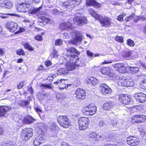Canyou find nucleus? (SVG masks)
I'll return each instance as SVG.
<instances>
[{
    "label": "nucleus",
    "instance_id": "1",
    "mask_svg": "<svg viewBox=\"0 0 146 146\" xmlns=\"http://www.w3.org/2000/svg\"><path fill=\"white\" fill-rule=\"evenodd\" d=\"M70 34L73 40H70L69 41V45L74 44L76 46L80 45L82 40L80 35L78 32L74 30L70 32Z\"/></svg>",
    "mask_w": 146,
    "mask_h": 146
},
{
    "label": "nucleus",
    "instance_id": "2",
    "mask_svg": "<svg viewBox=\"0 0 146 146\" xmlns=\"http://www.w3.org/2000/svg\"><path fill=\"white\" fill-rule=\"evenodd\" d=\"M96 107L95 105L92 104L83 108L82 109V112L84 115H86L87 116L92 115L96 113Z\"/></svg>",
    "mask_w": 146,
    "mask_h": 146
},
{
    "label": "nucleus",
    "instance_id": "3",
    "mask_svg": "<svg viewBox=\"0 0 146 146\" xmlns=\"http://www.w3.org/2000/svg\"><path fill=\"white\" fill-rule=\"evenodd\" d=\"M43 124L40 123L38 124V127L41 129L42 131V133H40L38 136L33 140V143L34 145L38 146L40 145L41 143L44 142V140L45 137L44 133H43V130L42 127H43Z\"/></svg>",
    "mask_w": 146,
    "mask_h": 146
},
{
    "label": "nucleus",
    "instance_id": "4",
    "mask_svg": "<svg viewBox=\"0 0 146 146\" xmlns=\"http://www.w3.org/2000/svg\"><path fill=\"white\" fill-rule=\"evenodd\" d=\"M89 123V119L87 117H81L78 119L79 128L80 130L84 131L87 127Z\"/></svg>",
    "mask_w": 146,
    "mask_h": 146
},
{
    "label": "nucleus",
    "instance_id": "5",
    "mask_svg": "<svg viewBox=\"0 0 146 146\" xmlns=\"http://www.w3.org/2000/svg\"><path fill=\"white\" fill-rule=\"evenodd\" d=\"M33 129L31 128H25L22 130L21 132V137L25 141L28 140L33 135Z\"/></svg>",
    "mask_w": 146,
    "mask_h": 146
},
{
    "label": "nucleus",
    "instance_id": "6",
    "mask_svg": "<svg viewBox=\"0 0 146 146\" xmlns=\"http://www.w3.org/2000/svg\"><path fill=\"white\" fill-rule=\"evenodd\" d=\"M69 2L66 1L63 3L62 6L63 9L65 8L71 9L74 7L75 5H77L79 4L81 0H68Z\"/></svg>",
    "mask_w": 146,
    "mask_h": 146
},
{
    "label": "nucleus",
    "instance_id": "7",
    "mask_svg": "<svg viewBox=\"0 0 146 146\" xmlns=\"http://www.w3.org/2000/svg\"><path fill=\"white\" fill-rule=\"evenodd\" d=\"M58 123L63 127H68L70 124V121L66 116H59L57 118Z\"/></svg>",
    "mask_w": 146,
    "mask_h": 146
},
{
    "label": "nucleus",
    "instance_id": "8",
    "mask_svg": "<svg viewBox=\"0 0 146 146\" xmlns=\"http://www.w3.org/2000/svg\"><path fill=\"white\" fill-rule=\"evenodd\" d=\"M32 7L29 3H22L19 5L17 8L18 12H25L29 11L32 9Z\"/></svg>",
    "mask_w": 146,
    "mask_h": 146
},
{
    "label": "nucleus",
    "instance_id": "9",
    "mask_svg": "<svg viewBox=\"0 0 146 146\" xmlns=\"http://www.w3.org/2000/svg\"><path fill=\"white\" fill-rule=\"evenodd\" d=\"M63 54V57L67 62L75 64L79 60V58L77 55Z\"/></svg>",
    "mask_w": 146,
    "mask_h": 146
},
{
    "label": "nucleus",
    "instance_id": "10",
    "mask_svg": "<svg viewBox=\"0 0 146 146\" xmlns=\"http://www.w3.org/2000/svg\"><path fill=\"white\" fill-rule=\"evenodd\" d=\"M87 21L86 18L85 17H77L75 19L73 18H71L69 20V21L67 23H70L71 25L74 23H76L77 25H82V24H85Z\"/></svg>",
    "mask_w": 146,
    "mask_h": 146
},
{
    "label": "nucleus",
    "instance_id": "11",
    "mask_svg": "<svg viewBox=\"0 0 146 146\" xmlns=\"http://www.w3.org/2000/svg\"><path fill=\"white\" fill-rule=\"evenodd\" d=\"M98 20L100 21V22L102 26L106 27H108L110 26L111 24V19L107 17H103L101 15L100 18Z\"/></svg>",
    "mask_w": 146,
    "mask_h": 146
},
{
    "label": "nucleus",
    "instance_id": "12",
    "mask_svg": "<svg viewBox=\"0 0 146 146\" xmlns=\"http://www.w3.org/2000/svg\"><path fill=\"white\" fill-rule=\"evenodd\" d=\"M146 119V116L143 115L137 114L132 117L131 122L133 123H140L144 121Z\"/></svg>",
    "mask_w": 146,
    "mask_h": 146
},
{
    "label": "nucleus",
    "instance_id": "13",
    "mask_svg": "<svg viewBox=\"0 0 146 146\" xmlns=\"http://www.w3.org/2000/svg\"><path fill=\"white\" fill-rule=\"evenodd\" d=\"M118 99L119 101L124 105L128 104L131 101V99L128 95L123 94L119 95Z\"/></svg>",
    "mask_w": 146,
    "mask_h": 146
},
{
    "label": "nucleus",
    "instance_id": "14",
    "mask_svg": "<svg viewBox=\"0 0 146 146\" xmlns=\"http://www.w3.org/2000/svg\"><path fill=\"white\" fill-rule=\"evenodd\" d=\"M100 91L102 94L106 95L110 94L112 92L111 89L106 84L102 83L100 85Z\"/></svg>",
    "mask_w": 146,
    "mask_h": 146
},
{
    "label": "nucleus",
    "instance_id": "15",
    "mask_svg": "<svg viewBox=\"0 0 146 146\" xmlns=\"http://www.w3.org/2000/svg\"><path fill=\"white\" fill-rule=\"evenodd\" d=\"M5 27L10 31L13 32L17 29L18 25L13 22H8L7 23Z\"/></svg>",
    "mask_w": 146,
    "mask_h": 146
},
{
    "label": "nucleus",
    "instance_id": "16",
    "mask_svg": "<svg viewBox=\"0 0 146 146\" xmlns=\"http://www.w3.org/2000/svg\"><path fill=\"white\" fill-rule=\"evenodd\" d=\"M134 97L138 102L144 103L146 101V95L142 93L135 94Z\"/></svg>",
    "mask_w": 146,
    "mask_h": 146
},
{
    "label": "nucleus",
    "instance_id": "17",
    "mask_svg": "<svg viewBox=\"0 0 146 146\" xmlns=\"http://www.w3.org/2000/svg\"><path fill=\"white\" fill-rule=\"evenodd\" d=\"M75 94L76 98L79 100L84 99L86 96L85 91L83 89L80 88L77 89Z\"/></svg>",
    "mask_w": 146,
    "mask_h": 146
},
{
    "label": "nucleus",
    "instance_id": "18",
    "mask_svg": "<svg viewBox=\"0 0 146 146\" xmlns=\"http://www.w3.org/2000/svg\"><path fill=\"white\" fill-rule=\"evenodd\" d=\"M11 108L10 106H0V117H5L6 113Z\"/></svg>",
    "mask_w": 146,
    "mask_h": 146
},
{
    "label": "nucleus",
    "instance_id": "19",
    "mask_svg": "<svg viewBox=\"0 0 146 146\" xmlns=\"http://www.w3.org/2000/svg\"><path fill=\"white\" fill-rule=\"evenodd\" d=\"M12 6V3L8 0H0V6L2 7L10 9Z\"/></svg>",
    "mask_w": 146,
    "mask_h": 146
},
{
    "label": "nucleus",
    "instance_id": "20",
    "mask_svg": "<svg viewBox=\"0 0 146 146\" xmlns=\"http://www.w3.org/2000/svg\"><path fill=\"white\" fill-rule=\"evenodd\" d=\"M114 67L120 73H124L126 71L125 67H124L123 64H116L114 65Z\"/></svg>",
    "mask_w": 146,
    "mask_h": 146
},
{
    "label": "nucleus",
    "instance_id": "21",
    "mask_svg": "<svg viewBox=\"0 0 146 146\" xmlns=\"http://www.w3.org/2000/svg\"><path fill=\"white\" fill-rule=\"evenodd\" d=\"M86 4L87 6H92L97 8H100L101 4L97 3L95 0H86Z\"/></svg>",
    "mask_w": 146,
    "mask_h": 146
},
{
    "label": "nucleus",
    "instance_id": "22",
    "mask_svg": "<svg viewBox=\"0 0 146 146\" xmlns=\"http://www.w3.org/2000/svg\"><path fill=\"white\" fill-rule=\"evenodd\" d=\"M35 119L30 115H26L24 116L23 121L26 124H30L33 122Z\"/></svg>",
    "mask_w": 146,
    "mask_h": 146
},
{
    "label": "nucleus",
    "instance_id": "23",
    "mask_svg": "<svg viewBox=\"0 0 146 146\" xmlns=\"http://www.w3.org/2000/svg\"><path fill=\"white\" fill-rule=\"evenodd\" d=\"M60 28L62 30H64L68 29H71V23H63L60 24Z\"/></svg>",
    "mask_w": 146,
    "mask_h": 146
},
{
    "label": "nucleus",
    "instance_id": "24",
    "mask_svg": "<svg viewBox=\"0 0 146 146\" xmlns=\"http://www.w3.org/2000/svg\"><path fill=\"white\" fill-rule=\"evenodd\" d=\"M39 23H45L43 24V26L45 24H47L48 23H50L51 21V20L48 18H46V17L43 16H40L39 17L38 19Z\"/></svg>",
    "mask_w": 146,
    "mask_h": 146
},
{
    "label": "nucleus",
    "instance_id": "25",
    "mask_svg": "<svg viewBox=\"0 0 146 146\" xmlns=\"http://www.w3.org/2000/svg\"><path fill=\"white\" fill-rule=\"evenodd\" d=\"M113 105V103L111 102H107L103 105V109L105 110H110Z\"/></svg>",
    "mask_w": 146,
    "mask_h": 146
},
{
    "label": "nucleus",
    "instance_id": "26",
    "mask_svg": "<svg viewBox=\"0 0 146 146\" xmlns=\"http://www.w3.org/2000/svg\"><path fill=\"white\" fill-rule=\"evenodd\" d=\"M88 12L91 15L94 17L96 19L98 20L100 18L101 15L97 14L96 12L92 9H90L88 10Z\"/></svg>",
    "mask_w": 146,
    "mask_h": 146
},
{
    "label": "nucleus",
    "instance_id": "27",
    "mask_svg": "<svg viewBox=\"0 0 146 146\" xmlns=\"http://www.w3.org/2000/svg\"><path fill=\"white\" fill-rule=\"evenodd\" d=\"M88 137L94 141H98L99 140L98 135L95 132H91L88 135Z\"/></svg>",
    "mask_w": 146,
    "mask_h": 146
},
{
    "label": "nucleus",
    "instance_id": "28",
    "mask_svg": "<svg viewBox=\"0 0 146 146\" xmlns=\"http://www.w3.org/2000/svg\"><path fill=\"white\" fill-rule=\"evenodd\" d=\"M87 83V84L92 86L97 84L98 82L96 78L91 77L88 79Z\"/></svg>",
    "mask_w": 146,
    "mask_h": 146
},
{
    "label": "nucleus",
    "instance_id": "29",
    "mask_svg": "<svg viewBox=\"0 0 146 146\" xmlns=\"http://www.w3.org/2000/svg\"><path fill=\"white\" fill-rule=\"evenodd\" d=\"M65 67L68 72L69 71L75 70L76 68H77V66L74 64L68 63L66 64Z\"/></svg>",
    "mask_w": 146,
    "mask_h": 146
},
{
    "label": "nucleus",
    "instance_id": "30",
    "mask_svg": "<svg viewBox=\"0 0 146 146\" xmlns=\"http://www.w3.org/2000/svg\"><path fill=\"white\" fill-rule=\"evenodd\" d=\"M139 141V139H137L135 137H134L133 138V139H132L131 141H128L127 142V144L132 146H135L138 144Z\"/></svg>",
    "mask_w": 146,
    "mask_h": 146
},
{
    "label": "nucleus",
    "instance_id": "31",
    "mask_svg": "<svg viewBox=\"0 0 146 146\" xmlns=\"http://www.w3.org/2000/svg\"><path fill=\"white\" fill-rule=\"evenodd\" d=\"M126 79H125L124 77L123 78H120L119 80L118 81V85L119 86H126Z\"/></svg>",
    "mask_w": 146,
    "mask_h": 146
},
{
    "label": "nucleus",
    "instance_id": "32",
    "mask_svg": "<svg viewBox=\"0 0 146 146\" xmlns=\"http://www.w3.org/2000/svg\"><path fill=\"white\" fill-rule=\"evenodd\" d=\"M68 70L66 69V67L65 68H61L58 70L57 73L58 74L65 75L68 73Z\"/></svg>",
    "mask_w": 146,
    "mask_h": 146
},
{
    "label": "nucleus",
    "instance_id": "33",
    "mask_svg": "<svg viewBox=\"0 0 146 146\" xmlns=\"http://www.w3.org/2000/svg\"><path fill=\"white\" fill-rule=\"evenodd\" d=\"M98 126L100 127H102L104 129L108 128L107 124L103 121H100L98 124Z\"/></svg>",
    "mask_w": 146,
    "mask_h": 146
},
{
    "label": "nucleus",
    "instance_id": "34",
    "mask_svg": "<svg viewBox=\"0 0 146 146\" xmlns=\"http://www.w3.org/2000/svg\"><path fill=\"white\" fill-rule=\"evenodd\" d=\"M126 86H133L134 85V82L132 79H126Z\"/></svg>",
    "mask_w": 146,
    "mask_h": 146
},
{
    "label": "nucleus",
    "instance_id": "35",
    "mask_svg": "<svg viewBox=\"0 0 146 146\" xmlns=\"http://www.w3.org/2000/svg\"><path fill=\"white\" fill-rule=\"evenodd\" d=\"M66 50L67 52L75 53L77 54H80V52L73 47L70 48L69 49H66Z\"/></svg>",
    "mask_w": 146,
    "mask_h": 146
},
{
    "label": "nucleus",
    "instance_id": "36",
    "mask_svg": "<svg viewBox=\"0 0 146 146\" xmlns=\"http://www.w3.org/2000/svg\"><path fill=\"white\" fill-rule=\"evenodd\" d=\"M133 52L132 51L125 52L123 54V56L125 58H128L131 55Z\"/></svg>",
    "mask_w": 146,
    "mask_h": 146
},
{
    "label": "nucleus",
    "instance_id": "37",
    "mask_svg": "<svg viewBox=\"0 0 146 146\" xmlns=\"http://www.w3.org/2000/svg\"><path fill=\"white\" fill-rule=\"evenodd\" d=\"M140 87L142 89L146 90V79H145L141 82Z\"/></svg>",
    "mask_w": 146,
    "mask_h": 146
},
{
    "label": "nucleus",
    "instance_id": "38",
    "mask_svg": "<svg viewBox=\"0 0 146 146\" xmlns=\"http://www.w3.org/2000/svg\"><path fill=\"white\" fill-rule=\"evenodd\" d=\"M51 129L52 133L54 134H56L58 132V128L55 125H53L51 127Z\"/></svg>",
    "mask_w": 146,
    "mask_h": 146
},
{
    "label": "nucleus",
    "instance_id": "39",
    "mask_svg": "<svg viewBox=\"0 0 146 146\" xmlns=\"http://www.w3.org/2000/svg\"><path fill=\"white\" fill-rule=\"evenodd\" d=\"M16 53L19 55H25V53L22 48L17 50L16 51Z\"/></svg>",
    "mask_w": 146,
    "mask_h": 146
},
{
    "label": "nucleus",
    "instance_id": "40",
    "mask_svg": "<svg viewBox=\"0 0 146 146\" xmlns=\"http://www.w3.org/2000/svg\"><path fill=\"white\" fill-rule=\"evenodd\" d=\"M56 51L55 50V47H53L52 49L51 50L50 55L52 57H56Z\"/></svg>",
    "mask_w": 146,
    "mask_h": 146
},
{
    "label": "nucleus",
    "instance_id": "41",
    "mask_svg": "<svg viewBox=\"0 0 146 146\" xmlns=\"http://www.w3.org/2000/svg\"><path fill=\"white\" fill-rule=\"evenodd\" d=\"M41 87L44 88L46 87V88L48 89H52L53 86L51 84H42L41 85Z\"/></svg>",
    "mask_w": 146,
    "mask_h": 146
},
{
    "label": "nucleus",
    "instance_id": "42",
    "mask_svg": "<svg viewBox=\"0 0 146 146\" xmlns=\"http://www.w3.org/2000/svg\"><path fill=\"white\" fill-rule=\"evenodd\" d=\"M42 7H40L38 8H35L33 9L30 12L31 13L35 14L38 12L41 9Z\"/></svg>",
    "mask_w": 146,
    "mask_h": 146
},
{
    "label": "nucleus",
    "instance_id": "43",
    "mask_svg": "<svg viewBox=\"0 0 146 146\" xmlns=\"http://www.w3.org/2000/svg\"><path fill=\"white\" fill-rule=\"evenodd\" d=\"M128 68H129L133 72H137L139 70V68L136 67H134L129 66L128 67Z\"/></svg>",
    "mask_w": 146,
    "mask_h": 146
},
{
    "label": "nucleus",
    "instance_id": "44",
    "mask_svg": "<svg viewBox=\"0 0 146 146\" xmlns=\"http://www.w3.org/2000/svg\"><path fill=\"white\" fill-rule=\"evenodd\" d=\"M107 68L104 67L100 70V72L103 74L105 75L108 74V71L107 70Z\"/></svg>",
    "mask_w": 146,
    "mask_h": 146
},
{
    "label": "nucleus",
    "instance_id": "45",
    "mask_svg": "<svg viewBox=\"0 0 146 146\" xmlns=\"http://www.w3.org/2000/svg\"><path fill=\"white\" fill-rule=\"evenodd\" d=\"M134 17L135 14H132L131 15L126 17L125 19V20L126 22H128L129 21L133 19Z\"/></svg>",
    "mask_w": 146,
    "mask_h": 146
},
{
    "label": "nucleus",
    "instance_id": "46",
    "mask_svg": "<svg viewBox=\"0 0 146 146\" xmlns=\"http://www.w3.org/2000/svg\"><path fill=\"white\" fill-rule=\"evenodd\" d=\"M29 102L27 101H22L21 103V106L23 107H24L25 106H27L28 105Z\"/></svg>",
    "mask_w": 146,
    "mask_h": 146
},
{
    "label": "nucleus",
    "instance_id": "47",
    "mask_svg": "<svg viewBox=\"0 0 146 146\" xmlns=\"http://www.w3.org/2000/svg\"><path fill=\"white\" fill-rule=\"evenodd\" d=\"M127 44L129 46H134L135 45L134 41L130 39H128L127 40Z\"/></svg>",
    "mask_w": 146,
    "mask_h": 146
},
{
    "label": "nucleus",
    "instance_id": "48",
    "mask_svg": "<svg viewBox=\"0 0 146 146\" xmlns=\"http://www.w3.org/2000/svg\"><path fill=\"white\" fill-rule=\"evenodd\" d=\"M62 44V41L61 39H58L55 40V44L56 45H61Z\"/></svg>",
    "mask_w": 146,
    "mask_h": 146
},
{
    "label": "nucleus",
    "instance_id": "49",
    "mask_svg": "<svg viewBox=\"0 0 146 146\" xmlns=\"http://www.w3.org/2000/svg\"><path fill=\"white\" fill-rule=\"evenodd\" d=\"M115 39L117 41L120 42H122L123 40V37L119 36H116L115 38Z\"/></svg>",
    "mask_w": 146,
    "mask_h": 146
},
{
    "label": "nucleus",
    "instance_id": "50",
    "mask_svg": "<svg viewBox=\"0 0 146 146\" xmlns=\"http://www.w3.org/2000/svg\"><path fill=\"white\" fill-rule=\"evenodd\" d=\"M110 125L113 127H116L117 126V121H116L113 120L111 121Z\"/></svg>",
    "mask_w": 146,
    "mask_h": 146
},
{
    "label": "nucleus",
    "instance_id": "51",
    "mask_svg": "<svg viewBox=\"0 0 146 146\" xmlns=\"http://www.w3.org/2000/svg\"><path fill=\"white\" fill-rule=\"evenodd\" d=\"M23 86V82H21L19 83L17 85V88L18 89H21Z\"/></svg>",
    "mask_w": 146,
    "mask_h": 146
},
{
    "label": "nucleus",
    "instance_id": "52",
    "mask_svg": "<svg viewBox=\"0 0 146 146\" xmlns=\"http://www.w3.org/2000/svg\"><path fill=\"white\" fill-rule=\"evenodd\" d=\"M35 39L38 40H42L43 39V38L40 36H35Z\"/></svg>",
    "mask_w": 146,
    "mask_h": 146
},
{
    "label": "nucleus",
    "instance_id": "53",
    "mask_svg": "<svg viewBox=\"0 0 146 146\" xmlns=\"http://www.w3.org/2000/svg\"><path fill=\"white\" fill-rule=\"evenodd\" d=\"M117 19L119 21L123 22V18L121 15H119L117 17Z\"/></svg>",
    "mask_w": 146,
    "mask_h": 146
},
{
    "label": "nucleus",
    "instance_id": "54",
    "mask_svg": "<svg viewBox=\"0 0 146 146\" xmlns=\"http://www.w3.org/2000/svg\"><path fill=\"white\" fill-rule=\"evenodd\" d=\"M5 51L4 48H0V55L1 56L5 54Z\"/></svg>",
    "mask_w": 146,
    "mask_h": 146
},
{
    "label": "nucleus",
    "instance_id": "55",
    "mask_svg": "<svg viewBox=\"0 0 146 146\" xmlns=\"http://www.w3.org/2000/svg\"><path fill=\"white\" fill-rule=\"evenodd\" d=\"M45 64L47 67H48L51 65L52 63L50 61L48 60L46 61L45 63Z\"/></svg>",
    "mask_w": 146,
    "mask_h": 146
},
{
    "label": "nucleus",
    "instance_id": "56",
    "mask_svg": "<svg viewBox=\"0 0 146 146\" xmlns=\"http://www.w3.org/2000/svg\"><path fill=\"white\" fill-rule=\"evenodd\" d=\"M25 31V30L22 27H20L19 29V31H17L16 32L17 33H21L24 32Z\"/></svg>",
    "mask_w": 146,
    "mask_h": 146
},
{
    "label": "nucleus",
    "instance_id": "57",
    "mask_svg": "<svg viewBox=\"0 0 146 146\" xmlns=\"http://www.w3.org/2000/svg\"><path fill=\"white\" fill-rule=\"evenodd\" d=\"M63 37L64 38H69V35L66 33H64L63 34Z\"/></svg>",
    "mask_w": 146,
    "mask_h": 146
},
{
    "label": "nucleus",
    "instance_id": "58",
    "mask_svg": "<svg viewBox=\"0 0 146 146\" xmlns=\"http://www.w3.org/2000/svg\"><path fill=\"white\" fill-rule=\"evenodd\" d=\"M134 137H133V136H131V137H127V142L128 141H131L132 140V139H133V138Z\"/></svg>",
    "mask_w": 146,
    "mask_h": 146
},
{
    "label": "nucleus",
    "instance_id": "59",
    "mask_svg": "<svg viewBox=\"0 0 146 146\" xmlns=\"http://www.w3.org/2000/svg\"><path fill=\"white\" fill-rule=\"evenodd\" d=\"M25 48L28 49L29 50L33 51L34 50L33 48H32L31 46H25Z\"/></svg>",
    "mask_w": 146,
    "mask_h": 146
},
{
    "label": "nucleus",
    "instance_id": "60",
    "mask_svg": "<svg viewBox=\"0 0 146 146\" xmlns=\"http://www.w3.org/2000/svg\"><path fill=\"white\" fill-rule=\"evenodd\" d=\"M87 55L90 57H92L93 56V54L89 51H87Z\"/></svg>",
    "mask_w": 146,
    "mask_h": 146
},
{
    "label": "nucleus",
    "instance_id": "61",
    "mask_svg": "<svg viewBox=\"0 0 146 146\" xmlns=\"http://www.w3.org/2000/svg\"><path fill=\"white\" fill-rule=\"evenodd\" d=\"M36 111L38 113L39 115H40V113H41V110L39 108H35Z\"/></svg>",
    "mask_w": 146,
    "mask_h": 146
},
{
    "label": "nucleus",
    "instance_id": "62",
    "mask_svg": "<svg viewBox=\"0 0 146 146\" xmlns=\"http://www.w3.org/2000/svg\"><path fill=\"white\" fill-rule=\"evenodd\" d=\"M134 17V19H133L134 21V22H138L140 18L139 17H138L137 16H136L135 17Z\"/></svg>",
    "mask_w": 146,
    "mask_h": 146
},
{
    "label": "nucleus",
    "instance_id": "63",
    "mask_svg": "<svg viewBox=\"0 0 146 146\" xmlns=\"http://www.w3.org/2000/svg\"><path fill=\"white\" fill-rule=\"evenodd\" d=\"M40 0H32V2L35 3H38L40 1Z\"/></svg>",
    "mask_w": 146,
    "mask_h": 146
},
{
    "label": "nucleus",
    "instance_id": "64",
    "mask_svg": "<svg viewBox=\"0 0 146 146\" xmlns=\"http://www.w3.org/2000/svg\"><path fill=\"white\" fill-rule=\"evenodd\" d=\"M104 146H116V145L115 144H106Z\"/></svg>",
    "mask_w": 146,
    "mask_h": 146
}]
</instances>
